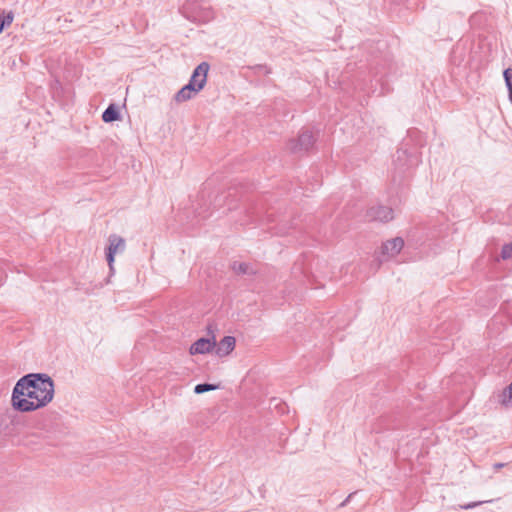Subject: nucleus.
<instances>
[{
    "label": "nucleus",
    "mask_w": 512,
    "mask_h": 512,
    "mask_svg": "<svg viewBox=\"0 0 512 512\" xmlns=\"http://www.w3.org/2000/svg\"><path fill=\"white\" fill-rule=\"evenodd\" d=\"M236 340L233 336H225L218 344L215 343V354L219 357L229 355L235 348Z\"/></svg>",
    "instance_id": "nucleus-6"
},
{
    "label": "nucleus",
    "mask_w": 512,
    "mask_h": 512,
    "mask_svg": "<svg viewBox=\"0 0 512 512\" xmlns=\"http://www.w3.org/2000/svg\"><path fill=\"white\" fill-rule=\"evenodd\" d=\"M504 79L509 91V100L512 102V68H508L504 71Z\"/></svg>",
    "instance_id": "nucleus-13"
},
{
    "label": "nucleus",
    "mask_w": 512,
    "mask_h": 512,
    "mask_svg": "<svg viewBox=\"0 0 512 512\" xmlns=\"http://www.w3.org/2000/svg\"><path fill=\"white\" fill-rule=\"evenodd\" d=\"M198 93V90L191 85L186 84L174 95V101L176 103H183L194 98Z\"/></svg>",
    "instance_id": "nucleus-9"
},
{
    "label": "nucleus",
    "mask_w": 512,
    "mask_h": 512,
    "mask_svg": "<svg viewBox=\"0 0 512 512\" xmlns=\"http://www.w3.org/2000/svg\"><path fill=\"white\" fill-rule=\"evenodd\" d=\"M126 249L125 239L117 234L108 237V246L105 250L106 260L110 272H114V261L117 254H122Z\"/></svg>",
    "instance_id": "nucleus-2"
},
{
    "label": "nucleus",
    "mask_w": 512,
    "mask_h": 512,
    "mask_svg": "<svg viewBox=\"0 0 512 512\" xmlns=\"http://www.w3.org/2000/svg\"><path fill=\"white\" fill-rule=\"evenodd\" d=\"M512 257V242L505 244L501 250V258L503 260L510 259Z\"/></svg>",
    "instance_id": "nucleus-16"
},
{
    "label": "nucleus",
    "mask_w": 512,
    "mask_h": 512,
    "mask_svg": "<svg viewBox=\"0 0 512 512\" xmlns=\"http://www.w3.org/2000/svg\"><path fill=\"white\" fill-rule=\"evenodd\" d=\"M119 118V112L114 105H110L102 114V119L106 123L113 122Z\"/></svg>",
    "instance_id": "nucleus-10"
},
{
    "label": "nucleus",
    "mask_w": 512,
    "mask_h": 512,
    "mask_svg": "<svg viewBox=\"0 0 512 512\" xmlns=\"http://www.w3.org/2000/svg\"><path fill=\"white\" fill-rule=\"evenodd\" d=\"M215 341L208 338H200L190 347V354H206L213 350Z\"/></svg>",
    "instance_id": "nucleus-7"
},
{
    "label": "nucleus",
    "mask_w": 512,
    "mask_h": 512,
    "mask_svg": "<svg viewBox=\"0 0 512 512\" xmlns=\"http://www.w3.org/2000/svg\"><path fill=\"white\" fill-rule=\"evenodd\" d=\"M501 467H503V464H501V463L495 464V468H496V469H499V468H501Z\"/></svg>",
    "instance_id": "nucleus-18"
},
{
    "label": "nucleus",
    "mask_w": 512,
    "mask_h": 512,
    "mask_svg": "<svg viewBox=\"0 0 512 512\" xmlns=\"http://www.w3.org/2000/svg\"><path fill=\"white\" fill-rule=\"evenodd\" d=\"M215 389H217L216 385H212V384H208V383H203V384L196 385L195 388H194V392L196 394H202L204 392L212 391V390H215Z\"/></svg>",
    "instance_id": "nucleus-14"
},
{
    "label": "nucleus",
    "mask_w": 512,
    "mask_h": 512,
    "mask_svg": "<svg viewBox=\"0 0 512 512\" xmlns=\"http://www.w3.org/2000/svg\"><path fill=\"white\" fill-rule=\"evenodd\" d=\"M404 246V240L401 237H396L383 243L381 247V260H388L400 253Z\"/></svg>",
    "instance_id": "nucleus-4"
},
{
    "label": "nucleus",
    "mask_w": 512,
    "mask_h": 512,
    "mask_svg": "<svg viewBox=\"0 0 512 512\" xmlns=\"http://www.w3.org/2000/svg\"><path fill=\"white\" fill-rule=\"evenodd\" d=\"M502 405H512V383L503 391L500 400Z\"/></svg>",
    "instance_id": "nucleus-11"
},
{
    "label": "nucleus",
    "mask_w": 512,
    "mask_h": 512,
    "mask_svg": "<svg viewBox=\"0 0 512 512\" xmlns=\"http://www.w3.org/2000/svg\"><path fill=\"white\" fill-rule=\"evenodd\" d=\"M477 504L476 503H470V504H467L465 506H463L464 509H471V508H474Z\"/></svg>",
    "instance_id": "nucleus-17"
},
{
    "label": "nucleus",
    "mask_w": 512,
    "mask_h": 512,
    "mask_svg": "<svg viewBox=\"0 0 512 512\" xmlns=\"http://www.w3.org/2000/svg\"><path fill=\"white\" fill-rule=\"evenodd\" d=\"M232 269L238 274H247L250 272V266L244 262H234Z\"/></svg>",
    "instance_id": "nucleus-12"
},
{
    "label": "nucleus",
    "mask_w": 512,
    "mask_h": 512,
    "mask_svg": "<svg viewBox=\"0 0 512 512\" xmlns=\"http://www.w3.org/2000/svg\"><path fill=\"white\" fill-rule=\"evenodd\" d=\"M13 21V15L12 13H8L6 16H0V34L4 30L6 26L11 25Z\"/></svg>",
    "instance_id": "nucleus-15"
},
{
    "label": "nucleus",
    "mask_w": 512,
    "mask_h": 512,
    "mask_svg": "<svg viewBox=\"0 0 512 512\" xmlns=\"http://www.w3.org/2000/svg\"><path fill=\"white\" fill-rule=\"evenodd\" d=\"M314 136L310 131L302 132L297 140L295 146L292 147L295 151L308 150L314 144Z\"/></svg>",
    "instance_id": "nucleus-8"
},
{
    "label": "nucleus",
    "mask_w": 512,
    "mask_h": 512,
    "mask_svg": "<svg viewBox=\"0 0 512 512\" xmlns=\"http://www.w3.org/2000/svg\"><path fill=\"white\" fill-rule=\"evenodd\" d=\"M367 216L371 220L388 222L393 219V210L386 206H373L368 210Z\"/></svg>",
    "instance_id": "nucleus-5"
},
{
    "label": "nucleus",
    "mask_w": 512,
    "mask_h": 512,
    "mask_svg": "<svg viewBox=\"0 0 512 512\" xmlns=\"http://www.w3.org/2000/svg\"><path fill=\"white\" fill-rule=\"evenodd\" d=\"M52 378L44 373H30L21 377L11 395V406L22 413L34 412L46 407L54 398Z\"/></svg>",
    "instance_id": "nucleus-1"
},
{
    "label": "nucleus",
    "mask_w": 512,
    "mask_h": 512,
    "mask_svg": "<svg viewBox=\"0 0 512 512\" xmlns=\"http://www.w3.org/2000/svg\"><path fill=\"white\" fill-rule=\"evenodd\" d=\"M209 68L210 66L207 62L200 63L194 69L188 84L200 92L207 82Z\"/></svg>",
    "instance_id": "nucleus-3"
}]
</instances>
